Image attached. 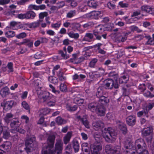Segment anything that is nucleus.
I'll list each match as a JSON object with an SVG mask.
<instances>
[{
  "mask_svg": "<svg viewBox=\"0 0 154 154\" xmlns=\"http://www.w3.org/2000/svg\"><path fill=\"white\" fill-rule=\"evenodd\" d=\"M55 139V135L54 134L49 135L47 139V144L43 146L42 150V154H47L48 152H50L52 154H54V151H51L54 146Z\"/></svg>",
  "mask_w": 154,
  "mask_h": 154,
  "instance_id": "1",
  "label": "nucleus"
},
{
  "mask_svg": "<svg viewBox=\"0 0 154 154\" xmlns=\"http://www.w3.org/2000/svg\"><path fill=\"white\" fill-rule=\"evenodd\" d=\"M116 88V84L114 85V81L111 79H108L103 87L100 86L97 89L96 95L98 98L103 96V90L104 88L106 89H111L113 87Z\"/></svg>",
  "mask_w": 154,
  "mask_h": 154,
  "instance_id": "2",
  "label": "nucleus"
},
{
  "mask_svg": "<svg viewBox=\"0 0 154 154\" xmlns=\"http://www.w3.org/2000/svg\"><path fill=\"white\" fill-rule=\"evenodd\" d=\"M105 29L104 27L102 25H99L96 27L95 29L92 32L94 36V39L98 40H101L102 37L104 39L106 38V33H103Z\"/></svg>",
  "mask_w": 154,
  "mask_h": 154,
  "instance_id": "3",
  "label": "nucleus"
},
{
  "mask_svg": "<svg viewBox=\"0 0 154 154\" xmlns=\"http://www.w3.org/2000/svg\"><path fill=\"white\" fill-rule=\"evenodd\" d=\"M103 137L105 141L108 143H112L116 139L115 130L111 127H108L105 134H103Z\"/></svg>",
  "mask_w": 154,
  "mask_h": 154,
  "instance_id": "4",
  "label": "nucleus"
},
{
  "mask_svg": "<svg viewBox=\"0 0 154 154\" xmlns=\"http://www.w3.org/2000/svg\"><path fill=\"white\" fill-rule=\"evenodd\" d=\"M63 143L62 140H58L57 141L54 146V150L51 149V151L55 152L54 154H61L63 149ZM47 154H52L50 152H48Z\"/></svg>",
  "mask_w": 154,
  "mask_h": 154,
  "instance_id": "5",
  "label": "nucleus"
},
{
  "mask_svg": "<svg viewBox=\"0 0 154 154\" xmlns=\"http://www.w3.org/2000/svg\"><path fill=\"white\" fill-rule=\"evenodd\" d=\"M16 103L13 100L7 101L4 100L1 103V106L3 107L4 110L8 111L10 110L12 108L15 106Z\"/></svg>",
  "mask_w": 154,
  "mask_h": 154,
  "instance_id": "6",
  "label": "nucleus"
},
{
  "mask_svg": "<svg viewBox=\"0 0 154 154\" xmlns=\"http://www.w3.org/2000/svg\"><path fill=\"white\" fill-rule=\"evenodd\" d=\"M136 149L138 151H141L146 149V145L142 139H138L136 140L135 143Z\"/></svg>",
  "mask_w": 154,
  "mask_h": 154,
  "instance_id": "7",
  "label": "nucleus"
},
{
  "mask_svg": "<svg viewBox=\"0 0 154 154\" xmlns=\"http://www.w3.org/2000/svg\"><path fill=\"white\" fill-rule=\"evenodd\" d=\"M126 154H135L137 150L135 146L133 144L129 143V145L125 146Z\"/></svg>",
  "mask_w": 154,
  "mask_h": 154,
  "instance_id": "8",
  "label": "nucleus"
},
{
  "mask_svg": "<svg viewBox=\"0 0 154 154\" xmlns=\"http://www.w3.org/2000/svg\"><path fill=\"white\" fill-rule=\"evenodd\" d=\"M126 121L128 125L133 126L136 123V117L134 115L129 116L126 118Z\"/></svg>",
  "mask_w": 154,
  "mask_h": 154,
  "instance_id": "9",
  "label": "nucleus"
},
{
  "mask_svg": "<svg viewBox=\"0 0 154 154\" xmlns=\"http://www.w3.org/2000/svg\"><path fill=\"white\" fill-rule=\"evenodd\" d=\"M102 145L99 142L95 143L91 146V151L100 152L102 149Z\"/></svg>",
  "mask_w": 154,
  "mask_h": 154,
  "instance_id": "10",
  "label": "nucleus"
},
{
  "mask_svg": "<svg viewBox=\"0 0 154 154\" xmlns=\"http://www.w3.org/2000/svg\"><path fill=\"white\" fill-rule=\"evenodd\" d=\"M141 9L142 11L154 15V8L149 6L147 5L143 6L141 7Z\"/></svg>",
  "mask_w": 154,
  "mask_h": 154,
  "instance_id": "11",
  "label": "nucleus"
},
{
  "mask_svg": "<svg viewBox=\"0 0 154 154\" xmlns=\"http://www.w3.org/2000/svg\"><path fill=\"white\" fill-rule=\"evenodd\" d=\"M99 104L97 102H93L89 103L88 105V109L93 112H95Z\"/></svg>",
  "mask_w": 154,
  "mask_h": 154,
  "instance_id": "12",
  "label": "nucleus"
},
{
  "mask_svg": "<svg viewBox=\"0 0 154 154\" xmlns=\"http://www.w3.org/2000/svg\"><path fill=\"white\" fill-rule=\"evenodd\" d=\"M85 78L86 76L85 75L81 74L75 73L72 76V79L74 80H76L78 82L83 81Z\"/></svg>",
  "mask_w": 154,
  "mask_h": 154,
  "instance_id": "13",
  "label": "nucleus"
},
{
  "mask_svg": "<svg viewBox=\"0 0 154 154\" xmlns=\"http://www.w3.org/2000/svg\"><path fill=\"white\" fill-rule=\"evenodd\" d=\"M117 124L118 128L122 131V133L124 134H126L127 132L126 125L119 121L117 122Z\"/></svg>",
  "mask_w": 154,
  "mask_h": 154,
  "instance_id": "14",
  "label": "nucleus"
},
{
  "mask_svg": "<svg viewBox=\"0 0 154 154\" xmlns=\"http://www.w3.org/2000/svg\"><path fill=\"white\" fill-rule=\"evenodd\" d=\"M153 129L152 126H150L146 128L143 129L142 132V137H145L149 136L152 132Z\"/></svg>",
  "mask_w": 154,
  "mask_h": 154,
  "instance_id": "15",
  "label": "nucleus"
},
{
  "mask_svg": "<svg viewBox=\"0 0 154 154\" xmlns=\"http://www.w3.org/2000/svg\"><path fill=\"white\" fill-rule=\"evenodd\" d=\"M92 126L94 129L98 131L104 127V124L101 121H99L93 122Z\"/></svg>",
  "mask_w": 154,
  "mask_h": 154,
  "instance_id": "16",
  "label": "nucleus"
},
{
  "mask_svg": "<svg viewBox=\"0 0 154 154\" xmlns=\"http://www.w3.org/2000/svg\"><path fill=\"white\" fill-rule=\"evenodd\" d=\"M105 150L107 153L116 154V150L114 149V147L111 144L106 145L105 147Z\"/></svg>",
  "mask_w": 154,
  "mask_h": 154,
  "instance_id": "17",
  "label": "nucleus"
},
{
  "mask_svg": "<svg viewBox=\"0 0 154 154\" xmlns=\"http://www.w3.org/2000/svg\"><path fill=\"white\" fill-rule=\"evenodd\" d=\"M105 111L106 109L104 106L103 105H99L96 112L98 115L103 116L105 115Z\"/></svg>",
  "mask_w": 154,
  "mask_h": 154,
  "instance_id": "18",
  "label": "nucleus"
},
{
  "mask_svg": "<svg viewBox=\"0 0 154 154\" xmlns=\"http://www.w3.org/2000/svg\"><path fill=\"white\" fill-rule=\"evenodd\" d=\"M118 30V29L116 28V40L119 42H125L126 40V38L125 37H123L122 35V31L121 30H120L119 33L117 32Z\"/></svg>",
  "mask_w": 154,
  "mask_h": 154,
  "instance_id": "19",
  "label": "nucleus"
},
{
  "mask_svg": "<svg viewBox=\"0 0 154 154\" xmlns=\"http://www.w3.org/2000/svg\"><path fill=\"white\" fill-rule=\"evenodd\" d=\"M10 93L9 88L5 86L1 89L0 94L2 97L4 98L9 94Z\"/></svg>",
  "mask_w": 154,
  "mask_h": 154,
  "instance_id": "20",
  "label": "nucleus"
},
{
  "mask_svg": "<svg viewBox=\"0 0 154 154\" xmlns=\"http://www.w3.org/2000/svg\"><path fill=\"white\" fill-rule=\"evenodd\" d=\"M72 143L74 152H77L79 149V145L78 141L76 139H74L72 142Z\"/></svg>",
  "mask_w": 154,
  "mask_h": 154,
  "instance_id": "21",
  "label": "nucleus"
},
{
  "mask_svg": "<svg viewBox=\"0 0 154 154\" xmlns=\"http://www.w3.org/2000/svg\"><path fill=\"white\" fill-rule=\"evenodd\" d=\"M72 136V131H69L67 132L66 135L63 137V140L64 143L66 144L69 142L70 139Z\"/></svg>",
  "mask_w": 154,
  "mask_h": 154,
  "instance_id": "22",
  "label": "nucleus"
},
{
  "mask_svg": "<svg viewBox=\"0 0 154 154\" xmlns=\"http://www.w3.org/2000/svg\"><path fill=\"white\" fill-rule=\"evenodd\" d=\"M42 20H39L37 21L33 22L29 24V27L30 28H35L38 27L41 22L42 21Z\"/></svg>",
  "mask_w": 154,
  "mask_h": 154,
  "instance_id": "23",
  "label": "nucleus"
},
{
  "mask_svg": "<svg viewBox=\"0 0 154 154\" xmlns=\"http://www.w3.org/2000/svg\"><path fill=\"white\" fill-rule=\"evenodd\" d=\"M145 38L147 40L145 43L146 45H154V40L149 35H145L144 36Z\"/></svg>",
  "mask_w": 154,
  "mask_h": 154,
  "instance_id": "24",
  "label": "nucleus"
},
{
  "mask_svg": "<svg viewBox=\"0 0 154 154\" xmlns=\"http://www.w3.org/2000/svg\"><path fill=\"white\" fill-rule=\"evenodd\" d=\"M20 125V123L18 120H12L11 121L10 126L11 128H18Z\"/></svg>",
  "mask_w": 154,
  "mask_h": 154,
  "instance_id": "25",
  "label": "nucleus"
},
{
  "mask_svg": "<svg viewBox=\"0 0 154 154\" xmlns=\"http://www.w3.org/2000/svg\"><path fill=\"white\" fill-rule=\"evenodd\" d=\"M88 146L87 143H83L82 146V150L84 152L85 154H90V149Z\"/></svg>",
  "mask_w": 154,
  "mask_h": 154,
  "instance_id": "26",
  "label": "nucleus"
},
{
  "mask_svg": "<svg viewBox=\"0 0 154 154\" xmlns=\"http://www.w3.org/2000/svg\"><path fill=\"white\" fill-rule=\"evenodd\" d=\"M26 19H33L36 16V14L32 11H29L26 13Z\"/></svg>",
  "mask_w": 154,
  "mask_h": 154,
  "instance_id": "27",
  "label": "nucleus"
},
{
  "mask_svg": "<svg viewBox=\"0 0 154 154\" xmlns=\"http://www.w3.org/2000/svg\"><path fill=\"white\" fill-rule=\"evenodd\" d=\"M129 75L127 74L122 76L119 79V83L121 84L126 83L129 80Z\"/></svg>",
  "mask_w": 154,
  "mask_h": 154,
  "instance_id": "28",
  "label": "nucleus"
},
{
  "mask_svg": "<svg viewBox=\"0 0 154 154\" xmlns=\"http://www.w3.org/2000/svg\"><path fill=\"white\" fill-rule=\"evenodd\" d=\"M13 116L14 115L11 112L7 113L4 119V120L8 124L10 123L11 121L10 119L12 118Z\"/></svg>",
  "mask_w": 154,
  "mask_h": 154,
  "instance_id": "29",
  "label": "nucleus"
},
{
  "mask_svg": "<svg viewBox=\"0 0 154 154\" xmlns=\"http://www.w3.org/2000/svg\"><path fill=\"white\" fill-rule=\"evenodd\" d=\"M56 121L58 125L65 124L67 122L66 120L62 118L60 116H58L56 119Z\"/></svg>",
  "mask_w": 154,
  "mask_h": 154,
  "instance_id": "30",
  "label": "nucleus"
},
{
  "mask_svg": "<svg viewBox=\"0 0 154 154\" xmlns=\"http://www.w3.org/2000/svg\"><path fill=\"white\" fill-rule=\"evenodd\" d=\"M100 14V12L99 11H94L91 12V17L95 19H97L100 17L99 15Z\"/></svg>",
  "mask_w": 154,
  "mask_h": 154,
  "instance_id": "31",
  "label": "nucleus"
},
{
  "mask_svg": "<svg viewBox=\"0 0 154 154\" xmlns=\"http://www.w3.org/2000/svg\"><path fill=\"white\" fill-rule=\"evenodd\" d=\"M99 98V101L103 105L106 104L109 102L108 99L103 96H101Z\"/></svg>",
  "mask_w": 154,
  "mask_h": 154,
  "instance_id": "32",
  "label": "nucleus"
},
{
  "mask_svg": "<svg viewBox=\"0 0 154 154\" xmlns=\"http://www.w3.org/2000/svg\"><path fill=\"white\" fill-rule=\"evenodd\" d=\"M84 100L78 97H75L73 99L74 103L77 104L79 106H81L84 103Z\"/></svg>",
  "mask_w": 154,
  "mask_h": 154,
  "instance_id": "33",
  "label": "nucleus"
},
{
  "mask_svg": "<svg viewBox=\"0 0 154 154\" xmlns=\"http://www.w3.org/2000/svg\"><path fill=\"white\" fill-rule=\"evenodd\" d=\"M24 44L30 48L32 47L33 42L30 39H23Z\"/></svg>",
  "mask_w": 154,
  "mask_h": 154,
  "instance_id": "34",
  "label": "nucleus"
},
{
  "mask_svg": "<svg viewBox=\"0 0 154 154\" xmlns=\"http://www.w3.org/2000/svg\"><path fill=\"white\" fill-rule=\"evenodd\" d=\"M50 94L48 92H45L42 96V99L44 102L48 101L50 100L51 97Z\"/></svg>",
  "mask_w": 154,
  "mask_h": 154,
  "instance_id": "35",
  "label": "nucleus"
},
{
  "mask_svg": "<svg viewBox=\"0 0 154 154\" xmlns=\"http://www.w3.org/2000/svg\"><path fill=\"white\" fill-rule=\"evenodd\" d=\"M51 111V109L47 108H45L41 109L40 111V114L46 115L48 114Z\"/></svg>",
  "mask_w": 154,
  "mask_h": 154,
  "instance_id": "36",
  "label": "nucleus"
},
{
  "mask_svg": "<svg viewBox=\"0 0 154 154\" xmlns=\"http://www.w3.org/2000/svg\"><path fill=\"white\" fill-rule=\"evenodd\" d=\"M33 141L32 138H29L26 140L25 143V146L33 147Z\"/></svg>",
  "mask_w": 154,
  "mask_h": 154,
  "instance_id": "37",
  "label": "nucleus"
},
{
  "mask_svg": "<svg viewBox=\"0 0 154 154\" xmlns=\"http://www.w3.org/2000/svg\"><path fill=\"white\" fill-rule=\"evenodd\" d=\"M78 108V106L75 105L72 106L71 105H67L66 106L67 110L70 112H73L76 111Z\"/></svg>",
  "mask_w": 154,
  "mask_h": 154,
  "instance_id": "38",
  "label": "nucleus"
},
{
  "mask_svg": "<svg viewBox=\"0 0 154 154\" xmlns=\"http://www.w3.org/2000/svg\"><path fill=\"white\" fill-rule=\"evenodd\" d=\"M88 5L90 7L96 8L97 6L96 2L94 0H90L87 2Z\"/></svg>",
  "mask_w": 154,
  "mask_h": 154,
  "instance_id": "39",
  "label": "nucleus"
},
{
  "mask_svg": "<svg viewBox=\"0 0 154 154\" xmlns=\"http://www.w3.org/2000/svg\"><path fill=\"white\" fill-rule=\"evenodd\" d=\"M48 79L50 82L54 84H56L58 82L57 78L54 76H50L48 77Z\"/></svg>",
  "mask_w": 154,
  "mask_h": 154,
  "instance_id": "40",
  "label": "nucleus"
},
{
  "mask_svg": "<svg viewBox=\"0 0 154 154\" xmlns=\"http://www.w3.org/2000/svg\"><path fill=\"white\" fill-rule=\"evenodd\" d=\"M59 53L60 55L62 57V59H67L70 57L69 55L66 54V53H64L63 51L61 50L59 51Z\"/></svg>",
  "mask_w": 154,
  "mask_h": 154,
  "instance_id": "41",
  "label": "nucleus"
},
{
  "mask_svg": "<svg viewBox=\"0 0 154 154\" xmlns=\"http://www.w3.org/2000/svg\"><path fill=\"white\" fill-rule=\"evenodd\" d=\"M65 154H71L72 152V148L70 144H68L65 148Z\"/></svg>",
  "mask_w": 154,
  "mask_h": 154,
  "instance_id": "42",
  "label": "nucleus"
},
{
  "mask_svg": "<svg viewBox=\"0 0 154 154\" xmlns=\"http://www.w3.org/2000/svg\"><path fill=\"white\" fill-rule=\"evenodd\" d=\"M60 90L63 92H67V88L66 85L64 83H61L60 86Z\"/></svg>",
  "mask_w": 154,
  "mask_h": 154,
  "instance_id": "43",
  "label": "nucleus"
},
{
  "mask_svg": "<svg viewBox=\"0 0 154 154\" xmlns=\"http://www.w3.org/2000/svg\"><path fill=\"white\" fill-rule=\"evenodd\" d=\"M5 35L7 38H12L15 35V32L13 31H8L5 32Z\"/></svg>",
  "mask_w": 154,
  "mask_h": 154,
  "instance_id": "44",
  "label": "nucleus"
},
{
  "mask_svg": "<svg viewBox=\"0 0 154 154\" xmlns=\"http://www.w3.org/2000/svg\"><path fill=\"white\" fill-rule=\"evenodd\" d=\"M69 36L71 38H73L75 39H77L79 37V35L78 33H74L70 32L68 33Z\"/></svg>",
  "mask_w": 154,
  "mask_h": 154,
  "instance_id": "45",
  "label": "nucleus"
},
{
  "mask_svg": "<svg viewBox=\"0 0 154 154\" xmlns=\"http://www.w3.org/2000/svg\"><path fill=\"white\" fill-rule=\"evenodd\" d=\"M22 105L23 107L25 109L27 110L29 113H30V107L26 102L25 101H23L22 103Z\"/></svg>",
  "mask_w": 154,
  "mask_h": 154,
  "instance_id": "46",
  "label": "nucleus"
},
{
  "mask_svg": "<svg viewBox=\"0 0 154 154\" xmlns=\"http://www.w3.org/2000/svg\"><path fill=\"white\" fill-rule=\"evenodd\" d=\"M76 13L75 10H71L67 14L66 17L68 18H71L74 17Z\"/></svg>",
  "mask_w": 154,
  "mask_h": 154,
  "instance_id": "47",
  "label": "nucleus"
},
{
  "mask_svg": "<svg viewBox=\"0 0 154 154\" xmlns=\"http://www.w3.org/2000/svg\"><path fill=\"white\" fill-rule=\"evenodd\" d=\"M81 122L87 128H90L89 123L86 118L82 119Z\"/></svg>",
  "mask_w": 154,
  "mask_h": 154,
  "instance_id": "48",
  "label": "nucleus"
},
{
  "mask_svg": "<svg viewBox=\"0 0 154 154\" xmlns=\"http://www.w3.org/2000/svg\"><path fill=\"white\" fill-rule=\"evenodd\" d=\"M144 96L147 98H152L154 97V94H153L149 91H147L143 93Z\"/></svg>",
  "mask_w": 154,
  "mask_h": 154,
  "instance_id": "49",
  "label": "nucleus"
},
{
  "mask_svg": "<svg viewBox=\"0 0 154 154\" xmlns=\"http://www.w3.org/2000/svg\"><path fill=\"white\" fill-rule=\"evenodd\" d=\"M97 61L98 60L97 58L93 59L89 63V66L92 68L94 67Z\"/></svg>",
  "mask_w": 154,
  "mask_h": 154,
  "instance_id": "50",
  "label": "nucleus"
},
{
  "mask_svg": "<svg viewBox=\"0 0 154 154\" xmlns=\"http://www.w3.org/2000/svg\"><path fill=\"white\" fill-rule=\"evenodd\" d=\"M71 27L73 29H78L81 27V25L79 23H73L71 24Z\"/></svg>",
  "mask_w": 154,
  "mask_h": 154,
  "instance_id": "51",
  "label": "nucleus"
},
{
  "mask_svg": "<svg viewBox=\"0 0 154 154\" xmlns=\"http://www.w3.org/2000/svg\"><path fill=\"white\" fill-rule=\"evenodd\" d=\"M48 15V13L46 12H41L39 14V20H42L45 17H47Z\"/></svg>",
  "mask_w": 154,
  "mask_h": 154,
  "instance_id": "52",
  "label": "nucleus"
},
{
  "mask_svg": "<svg viewBox=\"0 0 154 154\" xmlns=\"http://www.w3.org/2000/svg\"><path fill=\"white\" fill-rule=\"evenodd\" d=\"M77 54H72V58L69 60V61L74 63V62L77 60V58L78 57Z\"/></svg>",
  "mask_w": 154,
  "mask_h": 154,
  "instance_id": "53",
  "label": "nucleus"
},
{
  "mask_svg": "<svg viewBox=\"0 0 154 154\" xmlns=\"http://www.w3.org/2000/svg\"><path fill=\"white\" fill-rule=\"evenodd\" d=\"M32 147L25 146L24 149L27 154H32Z\"/></svg>",
  "mask_w": 154,
  "mask_h": 154,
  "instance_id": "54",
  "label": "nucleus"
},
{
  "mask_svg": "<svg viewBox=\"0 0 154 154\" xmlns=\"http://www.w3.org/2000/svg\"><path fill=\"white\" fill-rule=\"evenodd\" d=\"M130 29L131 31H137L138 32H140L142 31V30L139 29L138 27L134 26H130Z\"/></svg>",
  "mask_w": 154,
  "mask_h": 154,
  "instance_id": "55",
  "label": "nucleus"
},
{
  "mask_svg": "<svg viewBox=\"0 0 154 154\" xmlns=\"http://www.w3.org/2000/svg\"><path fill=\"white\" fill-rule=\"evenodd\" d=\"M26 34L25 32L21 33L16 36V37L18 39L23 38L26 37Z\"/></svg>",
  "mask_w": 154,
  "mask_h": 154,
  "instance_id": "56",
  "label": "nucleus"
},
{
  "mask_svg": "<svg viewBox=\"0 0 154 154\" xmlns=\"http://www.w3.org/2000/svg\"><path fill=\"white\" fill-rule=\"evenodd\" d=\"M56 102L55 100H50L48 101L47 104L49 106H54L55 105Z\"/></svg>",
  "mask_w": 154,
  "mask_h": 154,
  "instance_id": "57",
  "label": "nucleus"
},
{
  "mask_svg": "<svg viewBox=\"0 0 154 154\" xmlns=\"http://www.w3.org/2000/svg\"><path fill=\"white\" fill-rule=\"evenodd\" d=\"M13 63L11 62H9L8 63L7 66L9 69L8 72H12L13 71Z\"/></svg>",
  "mask_w": 154,
  "mask_h": 154,
  "instance_id": "58",
  "label": "nucleus"
},
{
  "mask_svg": "<svg viewBox=\"0 0 154 154\" xmlns=\"http://www.w3.org/2000/svg\"><path fill=\"white\" fill-rule=\"evenodd\" d=\"M121 144L119 143V145L116 146V154H122V151L120 148Z\"/></svg>",
  "mask_w": 154,
  "mask_h": 154,
  "instance_id": "59",
  "label": "nucleus"
},
{
  "mask_svg": "<svg viewBox=\"0 0 154 154\" xmlns=\"http://www.w3.org/2000/svg\"><path fill=\"white\" fill-rule=\"evenodd\" d=\"M138 89L140 90L141 91H144L146 89L145 84H140L138 86Z\"/></svg>",
  "mask_w": 154,
  "mask_h": 154,
  "instance_id": "60",
  "label": "nucleus"
},
{
  "mask_svg": "<svg viewBox=\"0 0 154 154\" xmlns=\"http://www.w3.org/2000/svg\"><path fill=\"white\" fill-rule=\"evenodd\" d=\"M3 137L7 139L10 137V133L8 129L4 131L3 132Z\"/></svg>",
  "mask_w": 154,
  "mask_h": 154,
  "instance_id": "61",
  "label": "nucleus"
},
{
  "mask_svg": "<svg viewBox=\"0 0 154 154\" xmlns=\"http://www.w3.org/2000/svg\"><path fill=\"white\" fill-rule=\"evenodd\" d=\"M94 25V23L93 22H89L87 23L84 24L83 26L84 28H87L89 27H91L93 26Z\"/></svg>",
  "mask_w": 154,
  "mask_h": 154,
  "instance_id": "62",
  "label": "nucleus"
},
{
  "mask_svg": "<svg viewBox=\"0 0 154 154\" xmlns=\"http://www.w3.org/2000/svg\"><path fill=\"white\" fill-rule=\"evenodd\" d=\"M107 6L110 9H113L115 8V5L112 2H109L107 4Z\"/></svg>",
  "mask_w": 154,
  "mask_h": 154,
  "instance_id": "63",
  "label": "nucleus"
},
{
  "mask_svg": "<svg viewBox=\"0 0 154 154\" xmlns=\"http://www.w3.org/2000/svg\"><path fill=\"white\" fill-rule=\"evenodd\" d=\"M3 147L5 149H8L11 147V143L10 142H7L3 145Z\"/></svg>",
  "mask_w": 154,
  "mask_h": 154,
  "instance_id": "64",
  "label": "nucleus"
}]
</instances>
